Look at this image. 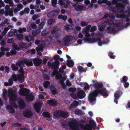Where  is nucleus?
<instances>
[{
  "label": "nucleus",
  "mask_w": 130,
  "mask_h": 130,
  "mask_svg": "<svg viewBox=\"0 0 130 130\" xmlns=\"http://www.w3.org/2000/svg\"><path fill=\"white\" fill-rule=\"evenodd\" d=\"M92 82L94 83L93 85V86L97 90V92H98V94L100 93L101 95L106 96H107L108 95V92L105 88H102L103 87V85L99 83L96 82H95V81L93 80Z\"/></svg>",
  "instance_id": "nucleus-1"
},
{
  "label": "nucleus",
  "mask_w": 130,
  "mask_h": 130,
  "mask_svg": "<svg viewBox=\"0 0 130 130\" xmlns=\"http://www.w3.org/2000/svg\"><path fill=\"white\" fill-rule=\"evenodd\" d=\"M8 96L9 100L11 102L10 105L12 106H13L14 108L17 109L18 106L16 102V101L17 100V95L16 92L13 90H11L8 92Z\"/></svg>",
  "instance_id": "nucleus-2"
},
{
  "label": "nucleus",
  "mask_w": 130,
  "mask_h": 130,
  "mask_svg": "<svg viewBox=\"0 0 130 130\" xmlns=\"http://www.w3.org/2000/svg\"><path fill=\"white\" fill-rule=\"evenodd\" d=\"M24 77V74H13L12 78H10L8 80L9 86H11L12 85L13 83V80L15 82L18 81L20 83H23L25 80Z\"/></svg>",
  "instance_id": "nucleus-3"
},
{
  "label": "nucleus",
  "mask_w": 130,
  "mask_h": 130,
  "mask_svg": "<svg viewBox=\"0 0 130 130\" xmlns=\"http://www.w3.org/2000/svg\"><path fill=\"white\" fill-rule=\"evenodd\" d=\"M125 6L121 3H120L117 4L115 5V7H111L110 8L111 11L115 13H117L119 12L120 13H124V9Z\"/></svg>",
  "instance_id": "nucleus-4"
},
{
  "label": "nucleus",
  "mask_w": 130,
  "mask_h": 130,
  "mask_svg": "<svg viewBox=\"0 0 130 130\" xmlns=\"http://www.w3.org/2000/svg\"><path fill=\"white\" fill-rule=\"evenodd\" d=\"M98 92H97V90L90 92L88 95V99L92 105H93L95 104L96 100V97L98 96Z\"/></svg>",
  "instance_id": "nucleus-5"
},
{
  "label": "nucleus",
  "mask_w": 130,
  "mask_h": 130,
  "mask_svg": "<svg viewBox=\"0 0 130 130\" xmlns=\"http://www.w3.org/2000/svg\"><path fill=\"white\" fill-rule=\"evenodd\" d=\"M85 28H84L83 30V34L85 35V37L84 38V40L85 41H89L90 39L89 37L90 36V34L89 33L90 29L91 27V26L90 25H88Z\"/></svg>",
  "instance_id": "nucleus-6"
},
{
  "label": "nucleus",
  "mask_w": 130,
  "mask_h": 130,
  "mask_svg": "<svg viewBox=\"0 0 130 130\" xmlns=\"http://www.w3.org/2000/svg\"><path fill=\"white\" fill-rule=\"evenodd\" d=\"M69 127L72 129H76L78 127V123L75 119H73L68 123Z\"/></svg>",
  "instance_id": "nucleus-7"
},
{
  "label": "nucleus",
  "mask_w": 130,
  "mask_h": 130,
  "mask_svg": "<svg viewBox=\"0 0 130 130\" xmlns=\"http://www.w3.org/2000/svg\"><path fill=\"white\" fill-rule=\"evenodd\" d=\"M88 41L92 43L98 42V45L100 46H101L102 44H103L102 42L101 38L99 37L90 38L89 40Z\"/></svg>",
  "instance_id": "nucleus-8"
},
{
  "label": "nucleus",
  "mask_w": 130,
  "mask_h": 130,
  "mask_svg": "<svg viewBox=\"0 0 130 130\" xmlns=\"http://www.w3.org/2000/svg\"><path fill=\"white\" fill-rule=\"evenodd\" d=\"M19 92L21 95L26 96L30 93V90L25 88H21L19 90Z\"/></svg>",
  "instance_id": "nucleus-9"
},
{
  "label": "nucleus",
  "mask_w": 130,
  "mask_h": 130,
  "mask_svg": "<svg viewBox=\"0 0 130 130\" xmlns=\"http://www.w3.org/2000/svg\"><path fill=\"white\" fill-rule=\"evenodd\" d=\"M122 93V92L121 90H119L116 91L115 93L114 96L115 99L114 100V102L116 103L117 104L118 102L117 100L119 99V97L121 96Z\"/></svg>",
  "instance_id": "nucleus-10"
},
{
  "label": "nucleus",
  "mask_w": 130,
  "mask_h": 130,
  "mask_svg": "<svg viewBox=\"0 0 130 130\" xmlns=\"http://www.w3.org/2000/svg\"><path fill=\"white\" fill-rule=\"evenodd\" d=\"M51 32L54 35L55 37L57 38L60 36L61 30L56 28L53 29Z\"/></svg>",
  "instance_id": "nucleus-11"
},
{
  "label": "nucleus",
  "mask_w": 130,
  "mask_h": 130,
  "mask_svg": "<svg viewBox=\"0 0 130 130\" xmlns=\"http://www.w3.org/2000/svg\"><path fill=\"white\" fill-rule=\"evenodd\" d=\"M107 32L110 34H114L116 33L118 31V30L116 29L115 27H111L110 26L107 27L106 28Z\"/></svg>",
  "instance_id": "nucleus-12"
},
{
  "label": "nucleus",
  "mask_w": 130,
  "mask_h": 130,
  "mask_svg": "<svg viewBox=\"0 0 130 130\" xmlns=\"http://www.w3.org/2000/svg\"><path fill=\"white\" fill-rule=\"evenodd\" d=\"M73 6L77 11H82L84 8L83 6L79 4L78 2H76L75 4H73Z\"/></svg>",
  "instance_id": "nucleus-13"
},
{
  "label": "nucleus",
  "mask_w": 130,
  "mask_h": 130,
  "mask_svg": "<svg viewBox=\"0 0 130 130\" xmlns=\"http://www.w3.org/2000/svg\"><path fill=\"white\" fill-rule=\"evenodd\" d=\"M42 62V60L41 59L39 58H35L33 60L34 64L36 66H39Z\"/></svg>",
  "instance_id": "nucleus-14"
},
{
  "label": "nucleus",
  "mask_w": 130,
  "mask_h": 130,
  "mask_svg": "<svg viewBox=\"0 0 130 130\" xmlns=\"http://www.w3.org/2000/svg\"><path fill=\"white\" fill-rule=\"evenodd\" d=\"M59 12L57 10H53L47 14V16L50 18L57 16L59 14Z\"/></svg>",
  "instance_id": "nucleus-15"
},
{
  "label": "nucleus",
  "mask_w": 130,
  "mask_h": 130,
  "mask_svg": "<svg viewBox=\"0 0 130 130\" xmlns=\"http://www.w3.org/2000/svg\"><path fill=\"white\" fill-rule=\"evenodd\" d=\"M24 116L26 118H30L33 115V113L32 111L29 109H28L24 111L23 112Z\"/></svg>",
  "instance_id": "nucleus-16"
},
{
  "label": "nucleus",
  "mask_w": 130,
  "mask_h": 130,
  "mask_svg": "<svg viewBox=\"0 0 130 130\" xmlns=\"http://www.w3.org/2000/svg\"><path fill=\"white\" fill-rule=\"evenodd\" d=\"M60 65V62L59 60H56L55 62L52 63V69L53 70H58Z\"/></svg>",
  "instance_id": "nucleus-17"
},
{
  "label": "nucleus",
  "mask_w": 130,
  "mask_h": 130,
  "mask_svg": "<svg viewBox=\"0 0 130 130\" xmlns=\"http://www.w3.org/2000/svg\"><path fill=\"white\" fill-rule=\"evenodd\" d=\"M41 107V104L40 103H36L34 105V108L36 112L37 113L40 112Z\"/></svg>",
  "instance_id": "nucleus-18"
},
{
  "label": "nucleus",
  "mask_w": 130,
  "mask_h": 130,
  "mask_svg": "<svg viewBox=\"0 0 130 130\" xmlns=\"http://www.w3.org/2000/svg\"><path fill=\"white\" fill-rule=\"evenodd\" d=\"M86 96L85 92L83 90H79L77 94V97L79 99H82L84 98Z\"/></svg>",
  "instance_id": "nucleus-19"
},
{
  "label": "nucleus",
  "mask_w": 130,
  "mask_h": 130,
  "mask_svg": "<svg viewBox=\"0 0 130 130\" xmlns=\"http://www.w3.org/2000/svg\"><path fill=\"white\" fill-rule=\"evenodd\" d=\"M17 101L20 107L22 108H24L25 107V103L22 99L20 98L18 100L17 98Z\"/></svg>",
  "instance_id": "nucleus-20"
},
{
  "label": "nucleus",
  "mask_w": 130,
  "mask_h": 130,
  "mask_svg": "<svg viewBox=\"0 0 130 130\" xmlns=\"http://www.w3.org/2000/svg\"><path fill=\"white\" fill-rule=\"evenodd\" d=\"M42 114L44 117L47 118L46 120L48 121H50L52 119L51 115L48 112H43L42 113Z\"/></svg>",
  "instance_id": "nucleus-21"
},
{
  "label": "nucleus",
  "mask_w": 130,
  "mask_h": 130,
  "mask_svg": "<svg viewBox=\"0 0 130 130\" xmlns=\"http://www.w3.org/2000/svg\"><path fill=\"white\" fill-rule=\"evenodd\" d=\"M65 45L67 46L71 41V37L69 35L65 36L63 39Z\"/></svg>",
  "instance_id": "nucleus-22"
},
{
  "label": "nucleus",
  "mask_w": 130,
  "mask_h": 130,
  "mask_svg": "<svg viewBox=\"0 0 130 130\" xmlns=\"http://www.w3.org/2000/svg\"><path fill=\"white\" fill-rule=\"evenodd\" d=\"M26 98L29 101L32 102L35 99V97L31 93H29L26 96Z\"/></svg>",
  "instance_id": "nucleus-23"
},
{
  "label": "nucleus",
  "mask_w": 130,
  "mask_h": 130,
  "mask_svg": "<svg viewBox=\"0 0 130 130\" xmlns=\"http://www.w3.org/2000/svg\"><path fill=\"white\" fill-rule=\"evenodd\" d=\"M6 109L11 113H14L15 112V111L12 106L10 105H8L6 106Z\"/></svg>",
  "instance_id": "nucleus-24"
},
{
  "label": "nucleus",
  "mask_w": 130,
  "mask_h": 130,
  "mask_svg": "<svg viewBox=\"0 0 130 130\" xmlns=\"http://www.w3.org/2000/svg\"><path fill=\"white\" fill-rule=\"evenodd\" d=\"M20 47L22 48L26 49L29 47V44L27 43L22 42L19 43Z\"/></svg>",
  "instance_id": "nucleus-25"
},
{
  "label": "nucleus",
  "mask_w": 130,
  "mask_h": 130,
  "mask_svg": "<svg viewBox=\"0 0 130 130\" xmlns=\"http://www.w3.org/2000/svg\"><path fill=\"white\" fill-rule=\"evenodd\" d=\"M69 113L68 111L61 110L60 113V117L63 118H67L69 116Z\"/></svg>",
  "instance_id": "nucleus-26"
},
{
  "label": "nucleus",
  "mask_w": 130,
  "mask_h": 130,
  "mask_svg": "<svg viewBox=\"0 0 130 130\" xmlns=\"http://www.w3.org/2000/svg\"><path fill=\"white\" fill-rule=\"evenodd\" d=\"M47 102L50 105L54 106H57V102L55 100H48L47 101Z\"/></svg>",
  "instance_id": "nucleus-27"
},
{
  "label": "nucleus",
  "mask_w": 130,
  "mask_h": 130,
  "mask_svg": "<svg viewBox=\"0 0 130 130\" xmlns=\"http://www.w3.org/2000/svg\"><path fill=\"white\" fill-rule=\"evenodd\" d=\"M114 26L118 27L119 29L121 30L123 28V26L122 23L121 22L115 23L114 24Z\"/></svg>",
  "instance_id": "nucleus-28"
},
{
  "label": "nucleus",
  "mask_w": 130,
  "mask_h": 130,
  "mask_svg": "<svg viewBox=\"0 0 130 130\" xmlns=\"http://www.w3.org/2000/svg\"><path fill=\"white\" fill-rule=\"evenodd\" d=\"M50 91L53 95L57 94V90L54 86H52L50 87Z\"/></svg>",
  "instance_id": "nucleus-29"
},
{
  "label": "nucleus",
  "mask_w": 130,
  "mask_h": 130,
  "mask_svg": "<svg viewBox=\"0 0 130 130\" xmlns=\"http://www.w3.org/2000/svg\"><path fill=\"white\" fill-rule=\"evenodd\" d=\"M61 111V110L55 111L53 113L54 116L56 118H58L60 117Z\"/></svg>",
  "instance_id": "nucleus-30"
},
{
  "label": "nucleus",
  "mask_w": 130,
  "mask_h": 130,
  "mask_svg": "<svg viewBox=\"0 0 130 130\" xmlns=\"http://www.w3.org/2000/svg\"><path fill=\"white\" fill-rule=\"evenodd\" d=\"M24 63L27 66H31L33 65L32 61L29 59L24 60Z\"/></svg>",
  "instance_id": "nucleus-31"
},
{
  "label": "nucleus",
  "mask_w": 130,
  "mask_h": 130,
  "mask_svg": "<svg viewBox=\"0 0 130 130\" xmlns=\"http://www.w3.org/2000/svg\"><path fill=\"white\" fill-rule=\"evenodd\" d=\"M35 43L37 45L40 47L43 48V42L41 41L38 40H36L35 41Z\"/></svg>",
  "instance_id": "nucleus-32"
},
{
  "label": "nucleus",
  "mask_w": 130,
  "mask_h": 130,
  "mask_svg": "<svg viewBox=\"0 0 130 130\" xmlns=\"http://www.w3.org/2000/svg\"><path fill=\"white\" fill-rule=\"evenodd\" d=\"M74 62L72 60L68 59L67 60V64L68 67H72L73 66Z\"/></svg>",
  "instance_id": "nucleus-33"
},
{
  "label": "nucleus",
  "mask_w": 130,
  "mask_h": 130,
  "mask_svg": "<svg viewBox=\"0 0 130 130\" xmlns=\"http://www.w3.org/2000/svg\"><path fill=\"white\" fill-rule=\"evenodd\" d=\"M5 14L6 16L9 15L10 16H13V10L11 9L8 11H6Z\"/></svg>",
  "instance_id": "nucleus-34"
},
{
  "label": "nucleus",
  "mask_w": 130,
  "mask_h": 130,
  "mask_svg": "<svg viewBox=\"0 0 130 130\" xmlns=\"http://www.w3.org/2000/svg\"><path fill=\"white\" fill-rule=\"evenodd\" d=\"M104 23L106 24L107 25L110 26L113 24L114 23L113 21L109 19H106L104 21Z\"/></svg>",
  "instance_id": "nucleus-35"
},
{
  "label": "nucleus",
  "mask_w": 130,
  "mask_h": 130,
  "mask_svg": "<svg viewBox=\"0 0 130 130\" xmlns=\"http://www.w3.org/2000/svg\"><path fill=\"white\" fill-rule=\"evenodd\" d=\"M89 125L90 127L92 128L96 126V123L95 121L93 120H90L89 122Z\"/></svg>",
  "instance_id": "nucleus-36"
},
{
  "label": "nucleus",
  "mask_w": 130,
  "mask_h": 130,
  "mask_svg": "<svg viewBox=\"0 0 130 130\" xmlns=\"http://www.w3.org/2000/svg\"><path fill=\"white\" fill-rule=\"evenodd\" d=\"M77 69L78 71L81 73H82L83 72H85L87 70V68L84 69L82 67L80 66H78Z\"/></svg>",
  "instance_id": "nucleus-37"
},
{
  "label": "nucleus",
  "mask_w": 130,
  "mask_h": 130,
  "mask_svg": "<svg viewBox=\"0 0 130 130\" xmlns=\"http://www.w3.org/2000/svg\"><path fill=\"white\" fill-rule=\"evenodd\" d=\"M79 104L78 101H74L71 104L70 107L71 108H73L74 106L76 107Z\"/></svg>",
  "instance_id": "nucleus-38"
},
{
  "label": "nucleus",
  "mask_w": 130,
  "mask_h": 130,
  "mask_svg": "<svg viewBox=\"0 0 130 130\" xmlns=\"http://www.w3.org/2000/svg\"><path fill=\"white\" fill-rule=\"evenodd\" d=\"M24 61V60L18 61L16 63L15 65L19 67H21V66H23L25 64Z\"/></svg>",
  "instance_id": "nucleus-39"
},
{
  "label": "nucleus",
  "mask_w": 130,
  "mask_h": 130,
  "mask_svg": "<svg viewBox=\"0 0 130 130\" xmlns=\"http://www.w3.org/2000/svg\"><path fill=\"white\" fill-rule=\"evenodd\" d=\"M70 2L68 1L64 0V2L62 6L65 8H67L68 7V5L70 4Z\"/></svg>",
  "instance_id": "nucleus-40"
},
{
  "label": "nucleus",
  "mask_w": 130,
  "mask_h": 130,
  "mask_svg": "<svg viewBox=\"0 0 130 130\" xmlns=\"http://www.w3.org/2000/svg\"><path fill=\"white\" fill-rule=\"evenodd\" d=\"M11 66L12 70L14 71H17L19 70V68L16 66L15 64L13 63L11 65Z\"/></svg>",
  "instance_id": "nucleus-41"
},
{
  "label": "nucleus",
  "mask_w": 130,
  "mask_h": 130,
  "mask_svg": "<svg viewBox=\"0 0 130 130\" xmlns=\"http://www.w3.org/2000/svg\"><path fill=\"white\" fill-rule=\"evenodd\" d=\"M12 48L15 50L19 51L21 50L20 48L18 47V45L15 43H13L12 44Z\"/></svg>",
  "instance_id": "nucleus-42"
},
{
  "label": "nucleus",
  "mask_w": 130,
  "mask_h": 130,
  "mask_svg": "<svg viewBox=\"0 0 130 130\" xmlns=\"http://www.w3.org/2000/svg\"><path fill=\"white\" fill-rule=\"evenodd\" d=\"M74 113L77 115H83V113L81 110L79 109H76L75 110Z\"/></svg>",
  "instance_id": "nucleus-43"
},
{
  "label": "nucleus",
  "mask_w": 130,
  "mask_h": 130,
  "mask_svg": "<svg viewBox=\"0 0 130 130\" xmlns=\"http://www.w3.org/2000/svg\"><path fill=\"white\" fill-rule=\"evenodd\" d=\"M58 18L59 19H61L64 21H66L67 20V17L66 15H62L60 14L58 16Z\"/></svg>",
  "instance_id": "nucleus-44"
},
{
  "label": "nucleus",
  "mask_w": 130,
  "mask_h": 130,
  "mask_svg": "<svg viewBox=\"0 0 130 130\" xmlns=\"http://www.w3.org/2000/svg\"><path fill=\"white\" fill-rule=\"evenodd\" d=\"M25 39L28 42H29L32 40L33 38L32 36L29 35L26 36L25 37Z\"/></svg>",
  "instance_id": "nucleus-45"
},
{
  "label": "nucleus",
  "mask_w": 130,
  "mask_h": 130,
  "mask_svg": "<svg viewBox=\"0 0 130 130\" xmlns=\"http://www.w3.org/2000/svg\"><path fill=\"white\" fill-rule=\"evenodd\" d=\"M26 29L25 27L23 28L20 27L18 30V32L19 33H21L23 32H26Z\"/></svg>",
  "instance_id": "nucleus-46"
},
{
  "label": "nucleus",
  "mask_w": 130,
  "mask_h": 130,
  "mask_svg": "<svg viewBox=\"0 0 130 130\" xmlns=\"http://www.w3.org/2000/svg\"><path fill=\"white\" fill-rule=\"evenodd\" d=\"M128 80V77L125 76H123L122 79H121V82L122 83L126 82Z\"/></svg>",
  "instance_id": "nucleus-47"
},
{
  "label": "nucleus",
  "mask_w": 130,
  "mask_h": 130,
  "mask_svg": "<svg viewBox=\"0 0 130 130\" xmlns=\"http://www.w3.org/2000/svg\"><path fill=\"white\" fill-rule=\"evenodd\" d=\"M42 76L44 79L45 80H49L50 78V77L48 75L44 73L43 74Z\"/></svg>",
  "instance_id": "nucleus-48"
},
{
  "label": "nucleus",
  "mask_w": 130,
  "mask_h": 130,
  "mask_svg": "<svg viewBox=\"0 0 130 130\" xmlns=\"http://www.w3.org/2000/svg\"><path fill=\"white\" fill-rule=\"evenodd\" d=\"M50 82L48 81H46L43 84V86L44 87L46 88H47L50 85Z\"/></svg>",
  "instance_id": "nucleus-49"
},
{
  "label": "nucleus",
  "mask_w": 130,
  "mask_h": 130,
  "mask_svg": "<svg viewBox=\"0 0 130 130\" xmlns=\"http://www.w3.org/2000/svg\"><path fill=\"white\" fill-rule=\"evenodd\" d=\"M84 85H85V86L84 88V89L85 91H86L87 90H89L90 87L88 84L87 83H85L84 84Z\"/></svg>",
  "instance_id": "nucleus-50"
},
{
  "label": "nucleus",
  "mask_w": 130,
  "mask_h": 130,
  "mask_svg": "<svg viewBox=\"0 0 130 130\" xmlns=\"http://www.w3.org/2000/svg\"><path fill=\"white\" fill-rule=\"evenodd\" d=\"M55 22V20L54 19H50L47 21V23L49 25L53 24Z\"/></svg>",
  "instance_id": "nucleus-51"
},
{
  "label": "nucleus",
  "mask_w": 130,
  "mask_h": 130,
  "mask_svg": "<svg viewBox=\"0 0 130 130\" xmlns=\"http://www.w3.org/2000/svg\"><path fill=\"white\" fill-rule=\"evenodd\" d=\"M9 28L8 27H6L4 28V31L2 32V34L3 36H4L7 32V31L8 30Z\"/></svg>",
  "instance_id": "nucleus-52"
},
{
  "label": "nucleus",
  "mask_w": 130,
  "mask_h": 130,
  "mask_svg": "<svg viewBox=\"0 0 130 130\" xmlns=\"http://www.w3.org/2000/svg\"><path fill=\"white\" fill-rule=\"evenodd\" d=\"M99 29L100 31H104L105 26L103 25H100L99 26Z\"/></svg>",
  "instance_id": "nucleus-53"
},
{
  "label": "nucleus",
  "mask_w": 130,
  "mask_h": 130,
  "mask_svg": "<svg viewBox=\"0 0 130 130\" xmlns=\"http://www.w3.org/2000/svg\"><path fill=\"white\" fill-rule=\"evenodd\" d=\"M81 126H83L84 127V130H92V128L90 126L85 127V126L83 124H82L81 125Z\"/></svg>",
  "instance_id": "nucleus-54"
},
{
  "label": "nucleus",
  "mask_w": 130,
  "mask_h": 130,
  "mask_svg": "<svg viewBox=\"0 0 130 130\" xmlns=\"http://www.w3.org/2000/svg\"><path fill=\"white\" fill-rule=\"evenodd\" d=\"M48 33V32L46 30H44L42 31L41 34V35L42 36H46Z\"/></svg>",
  "instance_id": "nucleus-55"
},
{
  "label": "nucleus",
  "mask_w": 130,
  "mask_h": 130,
  "mask_svg": "<svg viewBox=\"0 0 130 130\" xmlns=\"http://www.w3.org/2000/svg\"><path fill=\"white\" fill-rule=\"evenodd\" d=\"M88 24V22H86L84 21H82L80 23V25L82 27H84L87 25Z\"/></svg>",
  "instance_id": "nucleus-56"
},
{
  "label": "nucleus",
  "mask_w": 130,
  "mask_h": 130,
  "mask_svg": "<svg viewBox=\"0 0 130 130\" xmlns=\"http://www.w3.org/2000/svg\"><path fill=\"white\" fill-rule=\"evenodd\" d=\"M97 29L96 27V26H93L92 27H91L90 30L91 32H93L95 31Z\"/></svg>",
  "instance_id": "nucleus-57"
},
{
  "label": "nucleus",
  "mask_w": 130,
  "mask_h": 130,
  "mask_svg": "<svg viewBox=\"0 0 130 130\" xmlns=\"http://www.w3.org/2000/svg\"><path fill=\"white\" fill-rule=\"evenodd\" d=\"M30 26L31 28L34 29H36L37 27V25L34 23L31 24H30Z\"/></svg>",
  "instance_id": "nucleus-58"
},
{
  "label": "nucleus",
  "mask_w": 130,
  "mask_h": 130,
  "mask_svg": "<svg viewBox=\"0 0 130 130\" xmlns=\"http://www.w3.org/2000/svg\"><path fill=\"white\" fill-rule=\"evenodd\" d=\"M108 56L111 59H114L115 57V56L113 55V53L110 52L108 54Z\"/></svg>",
  "instance_id": "nucleus-59"
},
{
  "label": "nucleus",
  "mask_w": 130,
  "mask_h": 130,
  "mask_svg": "<svg viewBox=\"0 0 130 130\" xmlns=\"http://www.w3.org/2000/svg\"><path fill=\"white\" fill-rule=\"evenodd\" d=\"M45 24L44 22H41L39 25V27L40 29H42Z\"/></svg>",
  "instance_id": "nucleus-60"
},
{
  "label": "nucleus",
  "mask_w": 130,
  "mask_h": 130,
  "mask_svg": "<svg viewBox=\"0 0 130 130\" xmlns=\"http://www.w3.org/2000/svg\"><path fill=\"white\" fill-rule=\"evenodd\" d=\"M10 53L11 55L13 56L15 55L17 53V52L15 50H11L10 51Z\"/></svg>",
  "instance_id": "nucleus-61"
},
{
  "label": "nucleus",
  "mask_w": 130,
  "mask_h": 130,
  "mask_svg": "<svg viewBox=\"0 0 130 130\" xmlns=\"http://www.w3.org/2000/svg\"><path fill=\"white\" fill-rule=\"evenodd\" d=\"M76 90V88H75L70 87L69 88L68 90L69 92H74Z\"/></svg>",
  "instance_id": "nucleus-62"
},
{
  "label": "nucleus",
  "mask_w": 130,
  "mask_h": 130,
  "mask_svg": "<svg viewBox=\"0 0 130 130\" xmlns=\"http://www.w3.org/2000/svg\"><path fill=\"white\" fill-rule=\"evenodd\" d=\"M20 67V69L19 71V73H21V74H24L23 72H24V69L22 67Z\"/></svg>",
  "instance_id": "nucleus-63"
},
{
  "label": "nucleus",
  "mask_w": 130,
  "mask_h": 130,
  "mask_svg": "<svg viewBox=\"0 0 130 130\" xmlns=\"http://www.w3.org/2000/svg\"><path fill=\"white\" fill-rule=\"evenodd\" d=\"M5 71L7 73H8L9 72L10 68L9 67L7 66H5Z\"/></svg>",
  "instance_id": "nucleus-64"
}]
</instances>
